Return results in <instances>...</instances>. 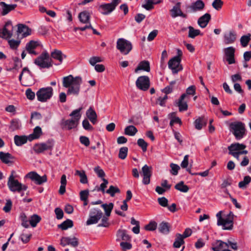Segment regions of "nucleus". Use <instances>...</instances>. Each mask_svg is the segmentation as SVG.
<instances>
[{"mask_svg": "<svg viewBox=\"0 0 251 251\" xmlns=\"http://www.w3.org/2000/svg\"><path fill=\"white\" fill-rule=\"evenodd\" d=\"M82 79L79 76H74L72 75L64 76L62 80L63 86L67 88V95L77 97L80 92Z\"/></svg>", "mask_w": 251, "mask_h": 251, "instance_id": "f257e3e1", "label": "nucleus"}, {"mask_svg": "<svg viewBox=\"0 0 251 251\" xmlns=\"http://www.w3.org/2000/svg\"><path fill=\"white\" fill-rule=\"evenodd\" d=\"M80 107L77 109H75L70 114V116L72 117L71 119L68 120H62L61 121L62 128L64 129L71 130L75 128L79 123V120L81 118L80 112L82 110Z\"/></svg>", "mask_w": 251, "mask_h": 251, "instance_id": "f03ea898", "label": "nucleus"}, {"mask_svg": "<svg viewBox=\"0 0 251 251\" xmlns=\"http://www.w3.org/2000/svg\"><path fill=\"white\" fill-rule=\"evenodd\" d=\"M229 130L237 140L243 138L246 134V128L244 123L241 122H234L230 124Z\"/></svg>", "mask_w": 251, "mask_h": 251, "instance_id": "7ed1b4c3", "label": "nucleus"}, {"mask_svg": "<svg viewBox=\"0 0 251 251\" xmlns=\"http://www.w3.org/2000/svg\"><path fill=\"white\" fill-rule=\"evenodd\" d=\"M15 173V172L12 171L8 177L7 186L9 190L13 192H17L18 193L21 192L23 190L25 191L27 188V186L22 184L17 179L15 178L14 176Z\"/></svg>", "mask_w": 251, "mask_h": 251, "instance_id": "20e7f679", "label": "nucleus"}, {"mask_svg": "<svg viewBox=\"0 0 251 251\" xmlns=\"http://www.w3.org/2000/svg\"><path fill=\"white\" fill-rule=\"evenodd\" d=\"M34 63L40 68H49L52 66V60L47 51H44L34 60Z\"/></svg>", "mask_w": 251, "mask_h": 251, "instance_id": "39448f33", "label": "nucleus"}, {"mask_svg": "<svg viewBox=\"0 0 251 251\" xmlns=\"http://www.w3.org/2000/svg\"><path fill=\"white\" fill-rule=\"evenodd\" d=\"M103 214L102 211L97 207L91 209L89 214V218L86 221L87 226L96 224L101 219L103 218Z\"/></svg>", "mask_w": 251, "mask_h": 251, "instance_id": "423d86ee", "label": "nucleus"}, {"mask_svg": "<svg viewBox=\"0 0 251 251\" xmlns=\"http://www.w3.org/2000/svg\"><path fill=\"white\" fill-rule=\"evenodd\" d=\"M222 211H220L216 214L218 226H222L223 229L230 230L233 228V218L230 217V214L226 218L222 217Z\"/></svg>", "mask_w": 251, "mask_h": 251, "instance_id": "0eeeda50", "label": "nucleus"}, {"mask_svg": "<svg viewBox=\"0 0 251 251\" xmlns=\"http://www.w3.org/2000/svg\"><path fill=\"white\" fill-rule=\"evenodd\" d=\"M113 207L114 204L112 202L108 204L104 203L101 205V207L104 210L105 214L103 215V218L101 220V223L99 224L98 226L107 227L110 226L109 217L111 215Z\"/></svg>", "mask_w": 251, "mask_h": 251, "instance_id": "6e6552de", "label": "nucleus"}, {"mask_svg": "<svg viewBox=\"0 0 251 251\" xmlns=\"http://www.w3.org/2000/svg\"><path fill=\"white\" fill-rule=\"evenodd\" d=\"M53 95V89L51 87L40 88L36 93L38 101L44 102L50 99Z\"/></svg>", "mask_w": 251, "mask_h": 251, "instance_id": "1a4fd4ad", "label": "nucleus"}, {"mask_svg": "<svg viewBox=\"0 0 251 251\" xmlns=\"http://www.w3.org/2000/svg\"><path fill=\"white\" fill-rule=\"evenodd\" d=\"M116 47L122 53L126 55L131 50L132 45L130 41L124 38H119L117 41Z\"/></svg>", "mask_w": 251, "mask_h": 251, "instance_id": "9d476101", "label": "nucleus"}, {"mask_svg": "<svg viewBox=\"0 0 251 251\" xmlns=\"http://www.w3.org/2000/svg\"><path fill=\"white\" fill-rule=\"evenodd\" d=\"M121 2V0H112V2L100 5L99 11L103 15H108L112 12Z\"/></svg>", "mask_w": 251, "mask_h": 251, "instance_id": "9b49d317", "label": "nucleus"}, {"mask_svg": "<svg viewBox=\"0 0 251 251\" xmlns=\"http://www.w3.org/2000/svg\"><path fill=\"white\" fill-rule=\"evenodd\" d=\"M25 74L23 85L26 86H31L34 83V80L31 72L27 67H25L20 74L19 79L20 81L22 80L23 75Z\"/></svg>", "mask_w": 251, "mask_h": 251, "instance_id": "f8f14e48", "label": "nucleus"}, {"mask_svg": "<svg viewBox=\"0 0 251 251\" xmlns=\"http://www.w3.org/2000/svg\"><path fill=\"white\" fill-rule=\"evenodd\" d=\"M180 62L181 58H179L178 57H174L169 61L168 67L174 74H177L183 69Z\"/></svg>", "mask_w": 251, "mask_h": 251, "instance_id": "ddd939ff", "label": "nucleus"}, {"mask_svg": "<svg viewBox=\"0 0 251 251\" xmlns=\"http://www.w3.org/2000/svg\"><path fill=\"white\" fill-rule=\"evenodd\" d=\"M136 87L140 90L145 91L149 89L150 86V80L148 76H139L136 81Z\"/></svg>", "mask_w": 251, "mask_h": 251, "instance_id": "4468645a", "label": "nucleus"}, {"mask_svg": "<svg viewBox=\"0 0 251 251\" xmlns=\"http://www.w3.org/2000/svg\"><path fill=\"white\" fill-rule=\"evenodd\" d=\"M53 147V142L52 140H48L45 143L36 144L33 147L34 151L40 153L45 151L51 150Z\"/></svg>", "mask_w": 251, "mask_h": 251, "instance_id": "2eb2a0df", "label": "nucleus"}, {"mask_svg": "<svg viewBox=\"0 0 251 251\" xmlns=\"http://www.w3.org/2000/svg\"><path fill=\"white\" fill-rule=\"evenodd\" d=\"M26 177L30 178L38 185H41L47 181L46 175H44L41 176L35 172H30L28 173L26 175Z\"/></svg>", "mask_w": 251, "mask_h": 251, "instance_id": "dca6fc26", "label": "nucleus"}, {"mask_svg": "<svg viewBox=\"0 0 251 251\" xmlns=\"http://www.w3.org/2000/svg\"><path fill=\"white\" fill-rule=\"evenodd\" d=\"M13 28L11 22H7L2 30H0V37L3 38H10L13 34Z\"/></svg>", "mask_w": 251, "mask_h": 251, "instance_id": "f3484780", "label": "nucleus"}, {"mask_svg": "<svg viewBox=\"0 0 251 251\" xmlns=\"http://www.w3.org/2000/svg\"><path fill=\"white\" fill-rule=\"evenodd\" d=\"M142 174L143 176V183L145 185L149 184L151 176V167L145 165L142 168Z\"/></svg>", "mask_w": 251, "mask_h": 251, "instance_id": "a211bd4d", "label": "nucleus"}, {"mask_svg": "<svg viewBox=\"0 0 251 251\" xmlns=\"http://www.w3.org/2000/svg\"><path fill=\"white\" fill-rule=\"evenodd\" d=\"M60 244L64 247L66 245H71L75 248L78 246L79 242L78 239L76 237H63L61 239Z\"/></svg>", "mask_w": 251, "mask_h": 251, "instance_id": "6ab92c4d", "label": "nucleus"}, {"mask_svg": "<svg viewBox=\"0 0 251 251\" xmlns=\"http://www.w3.org/2000/svg\"><path fill=\"white\" fill-rule=\"evenodd\" d=\"M234 53L235 49L232 47H228L225 49L226 60L229 64H234L235 62Z\"/></svg>", "mask_w": 251, "mask_h": 251, "instance_id": "aec40b11", "label": "nucleus"}, {"mask_svg": "<svg viewBox=\"0 0 251 251\" xmlns=\"http://www.w3.org/2000/svg\"><path fill=\"white\" fill-rule=\"evenodd\" d=\"M180 2H177L170 10L171 15L172 18H175L177 16H180L183 18H186L187 15L183 14L180 9Z\"/></svg>", "mask_w": 251, "mask_h": 251, "instance_id": "412c9836", "label": "nucleus"}, {"mask_svg": "<svg viewBox=\"0 0 251 251\" xmlns=\"http://www.w3.org/2000/svg\"><path fill=\"white\" fill-rule=\"evenodd\" d=\"M17 6L16 4H7L4 2H0V13L3 16L5 15L12 10H13Z\"/></svg>", "mask_w": 251, "mask_h": 251, "instance_id": "4be33fe9", "label": "nucleus"}, {"mask_svg": "<svg viewBox=\"0 0 251 251\" xmlns=\"http://www.w3.org/2000/svg\"><path fill=\"white\" fill-rule=\"evenodd\" d=\"M130 241L131 237L125 229H119L116 233V241Z\"/></svg>", "mask_w": 251, "mask_h": 251, "instance_id": "5701e85b", "label": "nucleus"}, {"mask_svg": "<svg viewBox=\"0 0 251 251\" xmlns=\"http://www.w3.org/2000/svg\"><path fill=\"white\" fill-rule=\"evenodd\" d=\"M236 33L235 31L231 30L225 34L224 36V42L226 44L233 43L236 40Z\"/></svg>", "mask_w": 251, "mask_h": 251, "instance_id": "b1692460", "label": "nucleus"}, {"mask_svg": "<svg viewBox=\"0 0 251 251\" xmlns=\"http://www.w3.org/2000/svg\"><path fill=\"white\" fill-rule=\"evenodd\" d=\"M211 20V15L209 13H205L200 17L198 20V25L201 28L205 27Z\"/></svg>", "mask_w": 251, "mask_h": 251, "instance_id": "393cba45", "label": "nucleus"}, {"mask_svg": "<svg viewBox=\"0 0 251 251\" xmlns=\"http://www.w3.org/2000/svg\"><path fill=\"white\" fill-rule=\"evenodd\" d=\"M186 97V94H183L180 96L178 101L176 102V105L178 107L179 111H186L188 109V105L187 101H184L185 98Z\"/></svg>", "mask_w": 251, "mask_h": 251, "instance_id": "a878e982", "label": "nucleus"}, {"mask_svg": "<svg viewBox=\"0 0 251 251\" xmlns=\"http://www.w3.org/2000/svg\"><path fill=\"white\" fill-rule=\"evenodd\" d=\"M246 148V146L242 144L234 143L231 144L228 147L229 154H231V152H239L241 150H243Z\"/></svg>", "mask_w": 251, "mask_h": 251, "instance_id": "bb28decb", "label": "nucleus"}, {"mask_svg": "<svg viewBox=\"0 0 251 251\" xmlns=\"http://www.w3.org/2000/svg\"><path fill=\"white\" fill-rule=\"evenodd\" d=\"M86 115L93 124L95 125L97 123V115L92 107H90L86 111Z\"/></svg>", "mask_w": 251, "mask_h": 251, "instance_id": "cd10ccee", "label": "nucleus"}, {"mask_svg": "<svg viewBox=\"0 0 251 251\" xmlns=\"http://www.w3.org/2000/svg\"><path fill=\"white\" fill-rule=\"evenodd\" d=\"M205 4L201 0H197L192 3L190 8L193 12L201 11L204 8Z\"/></svg>", "mask_w": 251, "mask_h": 251, "instance_id": "c85d7f7f", "label": "nucleus"}, {"mask_svg": "<svg viewBox=\"0 0 251 251\" xmlns=\"http://www.w3.org/2000/svg\"><path fill=\"white\" fill-rule=\"evenodd\" d=\"M39 46V43L38 42L31 40L27 43L26 45V49L29 53L36 55L37 54V53L34 51V49Z\"/></svg>", "mask_w": 251, "mask_h": 251, "instance_id": "c756f323", "label": "nucleus"}, {"mask_svg": "<svg viewBox=\"0 0 251 251\" xmlns=\"http://www.w3.org/2000/svg\"><path fill=\"white\" fill-rule=\"evenodd\" d=\"M139 70H143L147 72L150 71V65L148 61L144 60L139 63L135 70V72L137 73Z\"/></svg>", "mask_w": 251, "mask_h": 251, "instance_id": "7c9ffc66", "label": "nucleus"}, {"mask_svg": "<svg viewBox=\"0 0 251 251\" xmlns=\"http://www.w3.org/2000/svg\"><path fill=\"white\" fill-rule=\"evenodd\" d=\"M225 248H228V243L221 240H217L216 242L213 244L212 250L214 251H221V250Z\"/></svg>", "mask_w": 251, "mask_h": 251, "instance_id": "2f4dec72", "label": "nucleus"}, {"mask_svg": "<svg viewBox=\"0 0 251 251\" xmlns=\"http://www.w3.org/2000/svg\"><path fill=\"white\" fill-rule=\"evenodd\" d=\"M78 18L80 22L83 24L90 23V14L89 12L87 11L80 12L78 15Z\"/></svg>", "mask_w": 251, "mask_h": 251, "instance_id": "473e14b6", "label": "nucleus"}, {"mask_svg": "<svg viewBox=\"0 0 251 251\" xmlns=\"http://www.w3.org/2000/svg\"><path fill=\"white\" fill-rule=\"evenodd\" d=\"M50 55L52 58L58 60L60 63L62 62L63 58L66 57V55H64L61 50L56 49L51 52Z\"/></svg>", "mask_w": 251, "mask_h": 251, "instance_id": "72a5a7b5", "label": "nucleus"}, {"mask_svg": "<svg viewBox=\"0 0 251 251\" xmlns=\"http://www.w3.org/2000/svg\"><path fill=\"white\" fill-rule=\"evenodd\" d=\"M18 33H22L24 37L27 36L30 34V29L25 25L23 24H19L18 25Z\"/></svg>", "mask_w": 251, "mask_h": 251, "instance_id": "f704fd0d", "label": "nucleus"}, {"mask_svg": "<svg viewBox=\"0 0 251 251\" xmlns=\"http://www.w3.org/2000/svg\"><path fill=\"white\" fill-rule=\"evenodd\" d=\"M42 133L41 128L38 126H36L33 130L32 134H31L28 137L29 141H32L35 139L39 138Z\"/></svg>", "mask_w": 251, "mask_h": 251, "instance_id": "c9c22d12", "label": "nucleus"}, {"mask_svg": "<svg viewBox=\"0 0 251 251\" xmlns=\"http://www.w3.org/2000/svg\"><path fill=\"white\" fill-rule=\"evenodd\" d=\"M146 3L142 5L143 7L147 10H151L153 8V4L162 2L161 0H145Z\"/></svg>", "mask_w": 251, "mask_h": 251, "instance_id": "e433bc0d", "label": "nucleus"}, {"mask_svg": "<svg viewBox=\"0 0 251 251\" xmlns=\"http://www.w3.org/2000/svg\"><path fill=\"white\" fill-rule=\"evenodd\" d=\"M28 138L25 136L15 135L14 142L17 146H21L26 143Z\"/></svg>", "mask_w": 251, "mask_h": 251, "instance_id": "4c0bfd02", "label": "nucleus"}, {"mask_svg": "<svg viewBox=\"0 0 251 251\" xmlns=\"http://www.w3.org/2000/svg\"><path fill=\"white\" fill-rule=\"evenodd\" d=\"M73 226L74 224L73 221L70 219H67L61 224L58 225L57 226L58 228L64 230L67 229L69 228L72 227Z\"/></svg>", "mask_w": 251, "mask_h": 251, "instance_id": "58836bf2", "label": "nucleus"}, {"mask_svg": "<svg viewBox=\"0 0 251 251\" xmlns=\"http://www.w3.org/2000/svg\"><path fill=\"white\" fill-rule=\"evenodd\" d=\"M194 124L197 129L200 130L202 128L203 126H206V122L204 118L201 117L197 119L195 121Z\"/></svg>", "mask_w": 251, "mask_h": 251, "instance_id": "ea45409f", "label": "nucleus"}, {"mask_svg": "<svg viewBox=\"0 0 251 251\" xmlns=\"http://www.w3.org/2000/svg\"><path fill=\"white\" fill-rule=\"evenodd\" d=\"M13 159V157L9 153H4L2 151L0 152V159L5 164L10 162V159Z\"/></svg>", "mask_w": 251, "mask_h": 251, "instance_id": "a19ab883", "label": "nucleus"}, {"mask_svg": "<svg viewBox=\"0 0 251 251\" xmlns=\"http://www.w3.org/2000/svg\"><path fill=\"white\" fill-rule=\"evenodd\" d=\"M170 226L168 223L162 222L159 226V231L163 234H168L170 231Z\"/></svg>", "mask_w": 251, "mask_h": 251, "instance_id": "79ce46f5", "label": "nucleus"}, {"mask_svg": "<svg viewBox=\"0 0 251 251\" xmlns=\"http://www.w3.org/2000/svg\"><path fill=\"white\" fill-rule=\"evenodd\" d=\"M175 188L176 190L183 193H186L189 190V187L187 185H185L183 181H181L177 183L175 186Z\"/></svg>", "mask_w": 251, "mask_h": 251, "instance_id": "37998d69", "label": "nucleus"}, {"mask_svg": "<svg viewBox=\"0 0 251 251\" xmlns=\"http://www.w3.org/2000/svg\"><path fill=\"white\" fill-rule=\"evenodd\" d=\"M75 175H77L80 177V182L82 184L88 183V179L85 172L84 170H76Z\"/></svg>", "mask_w": 251, "mask_h": 251, "instance_id": "c03bdc74", "label": "nucleus"}, {"mask_svg": "<svg viewBox=\"0 0 251 251\" xmlns=\"http://www.w3.org/2000/svg\"><path fill=\"white\" fill-rule=\"evenodd\" d=\"M137 128L134 126H128L125 129V134L129 136H134L137 132Z\"/></svg>", "mask_w": 251, "mask_h": 251, "instance_id": "a18cd8bd", "label": "nucleus"}, {"mask_svg": "<svg viewBox=\"0 0 251 251\" xmlns=\"http://www.w3.org/2000/svg\"><path fill=\"white\" fill-rule=\"evenodd\" d=\"M41 220V218L37 214H34L30 217L29 222L31 226L34 227Z\"/></svg>", "mask_w": 251, "mask_h": 251, "instance_id": "49530a36", "label": "nucleus"}, {"mask_svg": "<svg viewBox=\"0 0 251 251\" xmlns=\"http://www.w3.org/2000/svg\"><path fill=\"white\" fill-rule=\"evenodd\" d=\"M184 243V239L183 237H182L181 234L179 233L176 234V238L173 244L174 247L176 248H178Z\"/></svg>", "mask_w": 251, "mask_h": 251, "instance_id": "de8ad7c7", "label": "nucleus"}, {"mask_svg": "<svg viewBox=\"0 0 251 251\" xmlns=\"http://www.w3.org/2000/svg\"><path fill=\"white\" fill-rule=\"evenodd\" d=\"M189 32L188 37L191 38H194L197 36L201 34V31L199 29H195L192 26H188Z\"/></svg>", "mask_w": 251, "mask_h": 251, "instance_id": "09e8293b", "label": "nucleus"}, {"mask_svg": "<svg viewBox=\"0 0 251 251\" xmlns=\"http://www.w3.org/2000/svg\"><path fill=\"white\" fill-rule=\"evenodd\" d=\"M105 192L109 194L111 197H113L115 194L120 193V190L117 186L111 185L109 186V189H107Z\"/></svg>", "mask_w": 251, "mask_h": 251, "instance_id": "8fccbe9b", "label": "nucleus"}, {"mask_svg": "<svg viewBox=\"0 0 251 251\" xmlns=\"http://www.w3.org/2000/svg\"><path fill=\"white\" fill-rule=\"evenodd\" d=\"M251 181V177L249 176H245L244 177V180L239 182L238 184L239 187L242 189L245 188L246 186L249 184Z\"/></svg>", "mask_w": 251, "mask_h": 251, "instance_id": "3c124183", "label": "nucleus"}, {"mask_svg": "<svg viewBox=\"0 0 251 251\" xmlns=\"http://www.w3.org/2000/svg\"><path fill=\"white\" fill-rule=\"evenodd\" d=\"M251 34L250 33L246 35H243L241 37L240 42L243 47L247 46L249 42L251 40Z\"/></svg>", "mask_w": 251, "mask_h": 251, "instance_id": "603ef678", "label": "nucleus"}, {"mask_svg": "<svg viewBox=\"0 0 251 251\" xmlns=\"http://www.w3.org/2000/svg\"><path fill=\"white\" fill-rule=\"evenodd\" d=\"M12 60L14 62V67L12 68H10L8 71H11L13 69H18L22 67V65L20 59L18 57H13Z\"/></svg>", "mask_w": 251, "mask_h": 251, "instance_id": "864d4df0", "label": "nucleus"}, {"mask_svg": "<svg viewBox=\"0 0 251 251\" xmlns=\"http://www.w3.org/2000/svg\"><path fill=\"white\" fill-rule=\"evenodd\" d=\"M128 148L124 147L120 149L118 157L121 159H125L127 155Z\"/></svg>", "mask_w": 251, "mask_h": 251, "instance_id": "5fc2aeb1", "label": "nucleus"}, {"mask_svg": "<svg viewBox=\"0 0 251 251\" xmlns=\"http://www.w3.org/2000/svg\"><path fill=\"white\" fill-rule=\"evenodd\" d=\"M31 236L32 234L31 233H23L20 236V239L23 243L26 244L29 241Z\"/></svg>", "mask_w": 251, "mask_h": 251, "instance_id": "6e6d98bb", "label": "nucleus"}, {"mask_svg": "<svg viewBox=\"0 0 251 251\" xmlns=\"http://www.w3.org/2000/svg\"><path fill=\"white\" fill-rule=\"evenodd\" d=\"M20 219L22 221V226L25 228H28L29 227L28 221L25 213H22L21 214Z\"/></svg>", "mask_w": 251, "mask_h": 251, "instance_id": "4d7b16f0", "label": "nucleus"}, {"mask_svg": "<svg viewBox=\"0 0 251 251\" xmlns=\"http://www.w3.org/2000/svg\"><path fill=\"white\" fill-rule=\"evenodd\" d=\"M223 5V2L222 0H214L212 3L213 7L217 10H220Z\"/></svg>", "mask_w": 251, "mask_h": 251, "instance_id": "13d9d810", "label": "nucleus"}, {"mask_svg": "<svg viewBox=\"0 0 251 251\" xmlns=\"http://www.w3.org/2000/svg\"><path fill=\"white\" fill-rule=\"evenodd\" d=\"M138 145L141 147L144 152L146 151L147 150L148 144L143 139L140 138L137 141Z\"/></svg>", "mask_w": 251, "mask_h": 251, "instance_id": "bf43d9fd", "label": "nucleus"}, {"mask_svg": "<svg viewBox=\"0 0 251 251\" xmlns=\"http://www.w3.org/2000/svg\"><path fill=\"white\" fill-rule=\"evenodd\" d=\"M120 246L123 251L130 250L132 248V245L129 241H123L120 243Z\"/></svg>", "mask_w": 251, "mask_h": 251, "instance_id": "052dcab7", "label": "nucleus"}, {"mask_svg": "<svg viewBox=\"0 0 251 251\" xmlns=\"http://www.w3.org/2000/svg\"><path fill=\"white\" fill-rule=\"evenodd\" d=\"M157 227V223L155 221H151L149 224L147 225L145 228L147 230L153 231Z\"/></svg>", "mask_w": 251, "mask_h": 251, "instance_id": "680f3d73", "label": "nucleus"}, {"mask_svg": "<svg viewBox=\"0 0 251 251\" xmlns=\"http://www.w3.org/2000/svg\"><path fill=\"white\" fill-rule=\"evenodd\" d=\"M168 96L165 95L164 97H159L156 100V102L161 106H165L168 99Z\"/></svg>", "mask_w": 251, "mask_h": 251, "instance_id": "e2e57ef3", "label": "nucleus"}, {"mask_svg": "<svg viewBox=\"0 0 251 251\" xmlns=\"http://www.w3.org/2000/svg\"><path fill=\"white\" fill-rule=\"evenodd\" d=\"M20 123L18 120H12L11 121L10 128L12 130H15L19 129L20 128Z\"/></svg>", "mask_w": 251, "mask_h": 251, "instance_id": "0e129e2a", "label": "nucleus"}, {"mask_svg": "<svg viewBox=\"0 0 251 251\" xmlns=\"http://www.w3.org/2000/svg\"><path fill=\"white\" fill-rule=\"evenodd\" d=\"M20 43V41L19 40H16L14 39H11L8 40V44L11 49H15L18 48Z\"/></svg>", "mask_w": 251, "mask_h": 251, "instance_id": "69168bd1", "label": "nucleus"}, {"mask_svg": "<svg viewBox=\"0 0 251 251\" xmlns=\"http://www.w3.org/2000/svg\"><path fill=\"white\" fill-rule=\"evenodd\" d=\"M175 83V81H172L170 85L166 86L162 90V92L164 93L167 96L168 94L171 93L173 91V85Z\"/></svg>", "mask_w": 251, "mask_h": 251, "instance_id": "338daca9", "label": "nucleus"}, {"mask_svg": "<svg viewBox=\"0 0 251 251\" xmlns=\"http://www.w3.org/2000/svg\"><path fill=\"white\" fill-rule=\"evenodd\" d=\"M170 167L171 168V173L173 175H176L178 174V171L180 169L179 166L176 164L171 163L170 164Z\"/></svg>", "mask_w": 251, "mask_h": 251, "instance_id": "774afa93", "label": "nucleus"}]
</instances>
